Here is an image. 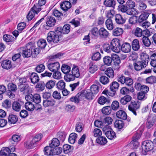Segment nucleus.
Here are the masks:
<instances>
[{
    "label": "nucleus",
    "instance_id": "1",
    "mask_svg": "<svg viewBox=\"0 0 156 156\" xmlns=\"http://www.w3.org/2000/svg\"><path fill=\"white\" fill-rule=\"evenodd\" d=\"M61 33L57 31H50L47 34V40L48 42L56 43L62 39Z\"/></svg>",
    "mask_w": 156,
    "mask_h": 156
},
{
    "label": "nucleus",
    "instance_id": "2",
    "mask_svg": "<svg viewBox=\"0 0 156 156\" xmlns=\"http://www.w3.org/2000/svg\"><path fill=\"white\" fill-rule=\"evenodd\" d=\"M141 152L144 155H146L147 153L152 150L154 147L153 143L150 140L144 141L142 144Z\"/></svg>",
    "mask_w": 156,
    "mask_h": 156
},
{
    "label": "nucleus",
    "instance_id": "3",
    "mask_svg": "<svg viewBox=\"0 0 156 156\" xmlns=\"http://www.w3.org/2000/svg\"><path fill=\"white\" fill-rule=\"evenodd\" d=\"M119 87V84L117 82H113L110 86V89L112 93L109 92L108 90H105L103 91L102 93L107 96L109 95L112 97L114 96L115 94L116 91L118 90Z\"/></svg>",
    "mask_w": 156,
    "mask_h": 156
},
{
    "label": "nucleus",
    "instance_id": "4",
    "mask_svg": "<svg viewBox=\"0 0 156 156\" xmlns=\"http://www.w3.org/2000/svg\"><path fill=\"white\" fill-rule=\"evenodd\" d=\"M118 81L122 84H125L126 85L130 86L133 83V80L129 77H126L123 75H121L117 79Z\"/></svg>",
    "mask_w": 156,
    "mask_h": 156
},
{
    "label": "nucleus",
    "instance_id": "5",
    "mask_svg": "<svg viewBox=\"0 0 156 156\" xmlns=\"http://www.w3.org/2000/svg\"><path fill=\"white\" fill-rule=\"evenodd\" d=\"M110 48L113 51L118 53L120 50V44L118 40H113L110 43Z\"/></svg>",
    "mask_w": 156,
    "mask_h": 156
},
{
    "label": "nucleus",
    "instance_id": "6",
    "mask_svg": "<svg viewBox=\"0 0 156 156\" xmlns=\"http://www.w3.org/2000/svg\"><path fill=\"white\" fill-rule=\"evenodd\" d=\"M140 103L139 102L133 101L131 102V104L129 105L128 108L135 115H136L137 114L136 110L140 108Z\"/></svg>",
    "mask_w": 156,
    "mask_h": 156
},
{
    "label": "nucleus",
    "instance_id": "7",
    "mask_svg": "<svg viewBox=\"0 0 156 156\" xmlns=\"http://www.w3.org/2000/svg\"><path fill=\"white\" fill-rule=\"evenodd\" d=\"M126 7L128 9H130V11L133 13V15H136L137 12L135 9L134 8L135 6V3L131 0H128L126 4Z\"/></svg>",
    "mask_w": 156,
    "mask_h": 156
},
{
    "label": "nucleus",
    "instance_id": "8",
    "mask_svg": "<svg viewBox=\"0 0 156 156\" xmlns=\"http://www.w3.org/2000/svg\"><path fill=\"white\" fill-rule=\"evenodd\" d=\"M46 2L45 0H39L38 3L34 5L32 7V9H34L36 12H39L43 9V6L44 5Z\"/></svg>",
    "mask_w": 156,
    "mask_h": 156
},
{
    "label": "nucleus",
    "instance_id": "9",
    "mask_svg": "<svg viewBox=\"0 0 156 156\" xmlns=\"http://www.w3.org/2000/svg\"><path fill=\"white\" fill-rule=\"evenodd\" d=\"M49 69L52 72L57 71L60 68V64L58 62L49 63L47 65Z\"/></svg>",
    "mask_w": 156,
    "mask_h": 156
},
{
    "label": "nucleus",
    "instance_id": "10",
    "mask_svg": "<svg viewBox=\"0 0 156 156\" xmlns=\"http://www.w3.org/2000/svg\"><path fill=\"white\" fill-rule=\"evenodd\" d=\"M20 140L21 137L20 136L16 134L13 135L11 139H9V144L13 146L12 149L13 147L14 148V146Z\"/></svg>",
    "mask_w": 156,
    "mask_h": 156
},
{
    "label": "nucleus",
    "instance_id": "11",
    "mask_svg": "<svg viewBox=\"0 0 156 156\" xmlns=\"http://www.w3.org/2000/svg\"><path fill=\"white\" fill-rule=\"evenodd\" d=\"M134 69L136 71H140L142 69L145 68L147 66L144 63V62L141 61H136L133 63Z\"/></svg>",
    "mask_w": 156,
    "mask_h": 156
},
{
    "label": "nucleus",
    "instance_id": "12",
    "mask_svg": "<svg viewBox=\"0 0 156 156\" xmlns=\"http://www.w3.org/2000/svg\"><path fill=\"white\" fill-rule=\"evenodd\" d=\"M32 48H30L29 49H25L23 48L21 49L20 52L22 56L24 57H30L32 54Z\"/></svg>",
    "mask_w": 156,
    "mask_h": 156
},
{
    "label": "nucleus",
    "instance_id": "13",
    "mask_svg": "<svg viewBox=\"0 0 156 156\" xmlns=\"http://www.w3.org/2000/svg\"><path fill=\"white\" fill-rule=\"evenodd\" d=\"M55 101L53 99H50L44 100L43 105L45 107H51L54 106L55 104Z\"/></svg>",
    "mask_w": 156,
    "mask_h": 156
},
{
    "label": "nucleus",
    "instance_id": "14",
    "mask_svg": "<svg viewBox=\"0 0 156 156\" xmlns=\"http://www.w3.org/2000/svg\"><path fill=\"white\" fill-rule=\"evenodd\" d=\"M150 13L149 11H146L141 14L139 17L138 22L141 23L146 20L148 18Z\"/></svg>",
    "mask_w": 156,
    "mask_h": 156
},
{
    "label": "nucleus",
    "instance_id": "15",
    "mask_svg": "<svg viewBox=\"0 0 156 156\" xmlns=\"http://www.w3.org/2000/svg\"><path fill=\"white\" fill-rule=\"evenodd\" d=\"M101 84L99 83H97L96 84H94L90 87V92L94 94H97L99 91Z\"/></svg>",
    "mask_w": 156,
    "mask_h": 156
},
{
    "label": "nucleus",
    "instance_id": "16",
    "mask_svg": "<svg viewBox=\"0 0 156 156\" xmlns=\"http://www.w3.org/2000/svg\"><path fill=\"white\" fill-rule=\"evenodd\" d=\"M120 49L122 52L127 53L130 51L131 50V46L129 43L125 42L122 44Z\"/></svg>",
    "mask_w": 156,
    "mask_h": 156
},
{
    "label": "nucleus",
    "instance_id": "17",
    "mask_svg": "<svg viewBox=\"0 0 156 156\" xmlns=\"http://www.w3.org/2000/svg\"><path fill=\"white\" fill-rule=\"evenodd\" d=\"M115 20L116 23L119 24H122L126 21V20L120 14H117L115 16Z\"/></svg>",
    "mask_w": 156,
    "mask_h": 156
},
{
    "label": "nucleus",
    "instance_id": "18",
    "mask_svg": "<svg viewBox=\"0 0 156 156\" xmlns=\"http://www.w3.org/2000/svg\"><path fill=\"white\" fill-rule=\"evenodd\" d=\"M140 57L141 61L144 62V63L147 65L150 59L149 55L146 53L142 52L140 53Z\"/></svg>",
    "mask_w": 156,
    "mask_h": 156
},
{
    "label": "nucleus",
    "instance_id": "19",
    "mask_svg": "<svg viewBox=\"0 0 156 156\" xmlns=\"http://www.w3.org/2000/svg\"><path fill=\"white\" fill-rule=\"evenodd\" d=\"M132 47L133 50L135 51H138L140 48L138 40L134 39L132 42Z\"/></svg>",
    "mask_w": 156,
    "mask_h": 156
},
{
    "label": "nucleus",
    "instance_id": "20",
    "mask_svg": "<svg viewBox=\"0 0 156 156\" xmlns=\"http://www.w3.org/2000/svg\"><path fill=\"white\" fill-rule=\"evenodd\" d=\"M118 9L123 12H126L127 14L129 15H133L132 13L130 11V9H128L126 7V5H119L118 6Z\"/></svg>",
    "mask_w": 156,
    "mask_h": 156
},
{
    "label": "nucleus",
    "instance_id": "21",
    "mask_svg": "<svg viewBox=\"0 0 156 156\" xmlns=\"http://www.w3.org/2000/svg\"><path fill=\"white\" fill-rule=\"evenodd\" d=\"M2 67L5 69H9L12 67L11 61L9 60H3L2 63Z\"/></svg>",
    "mask_w": 156,
    "mask_h": 156
},
{
    "label": "nucleus",
    "instance_id": "22",
    "mask_svg": "<svg viewBox=\"0 0 156 156\" xmlns=\"http://www.w3.org/2000/svg\"><path fill=\"white\" fill-rule=\"evenodd\" d=\"M30 79L31 82L33 84L37 83L40 80L38 74L35 73H31Z\"/></svg>",
    "mask_w": 156,
    "mask_h": 156
},
{
    "label": "nucleus",
    "instance_id": "23",
    "mask_svg": "<svg viewBox=\"0 0 156 156\" xmlns=\"http://www.w3.org/2000/svg\"><path fill=\"white\" fill-rule=\"evenodd\" d=\"M117 117L121 119L125 120L127 119V115L126 113L123 111L120 110L116 113Z\"/></svg>",
    "mask_w": 156,
    "mask_h": 156
},
{
    "label": "nucleus",
    "instance_id": "24",
    "mask_svg": "<svg viewBox=\"0 0 156 156\" xmlns=\"http://www.w3.org/2000/svg\"><path fill=\"white\" fill-rule=\"evenodd\" d=\"M38 142L37 140H36V138H33L30 141H27L25 143V146L28 149L32 148L35 146L37 142Z\"/></svg>",
    "mask_w": 156,
    "mask_h": 156
},
{
    "label": "nucleus",
    "instance_id": "25",
    "mask_svg": "<svg viewBox=\"0 0 156 156\" xmlns=\"http://www.w3.org/2000/svg\"><path fill=\"white\" fill-rule=\"evenodd\" d=\"M8 122L11 124L16 123L18 121V117L15 115L11 114L8 117Z\"/></svg>",
    "mask_w": 156,
    "mask_h": 156
},
{
    "label": "nucleus",
    "instance_id": "26",
    "mask_svg": "<svg viewBox=\"0 0 156 156\" xmlns=\"http://www.w3.org/2000/svg\"><path fill=\"white\" fill-rule=\"evenodd\" d=\"M72 73L75 78H79L80 75L79 69L77 66H73L72 69Z\"/></svg>",
    "mask_w": 156,
    "mask_h": 156
},
{
    "label": "nucleus",
    "instance_id": "27",
    "mask_svg": "<svg viewBox=\"0 0 156 156\" xmlns=\"http://www.w3.org/2000/svg\"><path fill=\"white\" fill-rule=\"evenodd\" d=\"M61 8L64 11H67L71 7V5L70 2L65 1L62 2L60 5Z\"/></svg>",
    "mask_w": 156,
    "mask_h": 156
},
{
    "label": "nucleus",
    "instance_id": "28",
    "mask_svg": "<svg viewBox=\"0 0 156 156\" xmlns=\"http://www.w3.org/2000/svg\"><path fill=\"white\" fill-rule=\"evenodd\" d=\"M132 97L130 96L126 95L120 99V102L122 105H125L130 101Z\"/></svg>",
    "mask_w": 156,
    "mask_h": 156
},
{
    "label": "nucleus",
    "instance_id": "29",
    "mask_svg": "<svg viewBox=\"0 0 156 156\" xmlns=\"http://www.w3.org/2000/svg\"><path fill=\"white\" fill-rule=\"evenodd\" d=\"M56 23L55 18L52 16L48 17L46 22V24L48 26L53 27L54 26Z\"/></svg>",
    "mask_w": 156,
    "mask_h": 156
},
{
    "label": "nucleus",
    "instance_id": "30",
    "mask_svg": "<svg viewBox=\"0 0 156 156\" xmlns=\"http://www.w3.org/2000/svg\"><path fill=\"white\" fill-rule=\"evenodd\" d=\"M98 69L97 66L95 63L91 62L89 65V71L91 73H94Z\"/></svg>",
    "mask_w": 156,
    "mask_h": 156
},
{
    "label": "nucleus",
    "instance_id": "31",
    "mask_svg": "<svg viewBox=\"0 0 156 156\" xmlns=\"http://www.w3.org/2000/svg\"><path fill=\"white\" fill-rule=\"evenodd\" d=\"M123 32V30L122 28L117 27L113 30L112 34L115 36H119L122 34Z\"/></svg>",
    "mask_w": 156,
    "mask_h": 156
},
{
    "label": "nucleus",
    "instance_id": "32",
    "mask_svg": "<svg viewBox=\"0 0 156 156\" xmlns=\"http://www.w3.org/2000/svg\"><path fill=\"white\" fill-rule=\"evenodd\" d=\"M105 134L106 137L110 140L113 139L116 137L115 133L112 130L107 131L105 133Z\"/></svg>",
    "mask_w": 156,
    "mask_h": 156
},
{
    "label": "nucleus",
    "instance_id": "33",
    "mask_svg": "<svg viewBox=\"0 0 156 156\" xmlns=\"http://www.w3.org/2000/svg\"><path fill=\"white\" fill-rule=\"evenodd\" d=\"M109 35L107 30L104 27H101L100 29L99 35L103 38L107 37Z\"/></svg>",
    "mask_w": 156,
    "mask_h": 156
},
{
    "label": "nucleus",
    "instance_id": "34",
    "mask_svg": "<svg viewBox=\"0 0 156 156\" xmlns=\"http://www.w3.org/2000/svg\"><path fill=\"white\" fill-rule=\"evenodd\" d=\"M10 149L7 147H3L0 151V154L5 156H8L10 153Z\"/></svg>",
    "mask_w": 156,
    "mask_h": 156
},
{
    "label": "nucleus",
    "instance_id": "35",
    "mask_svg": "<svg viewBox=\"0 0 156 156\" xmlns=\"http://www.w3.org/2000/svg\"><path fill=\"white\" fill-rule=\"evenodd\" d=\"M105 25L107 28L109 30H112L114 28V25L111 19H108L105 21Z\"/></svg>",
    "mask_w": 156,
    "mask_h": 156
},
{
    "label": "nucleus",
    "instance_id": "36",
    "mask_svg": "<svg viewBox=\"0 0 156 156\" xmlns=\"http://www.w3.org/2000/svg\"><path fill=\"white\" fill-rule=\"evenodd\" d=\"M50 146L45 147L44 149L45 154L48 156L53 155V149Z\"/></svg>",
    "mask_w": 156,
    "mask_h": 156
},
{
    "label": "nucleus",
    "instance_id": "37",
    "mask_svg": "<svg viewBox=\"0 0 156 156\" xmlns=\"http://www.w3.org/2000/svg\"><path fill=\"white\" fill-rule=\"evenodd\" d=\"M104 5L107 7H114L115 4V0H105Z\"/></svg>",
    "mask_w": 156,
    "mask_h": 156
},
{
    "label": "nucleus",
    "instance_id": "38",
    "mask_svg": "<svg viewBox=\"0 0 156 156\" xmlns=\"http://www.w3.org/2000/svg\"><path fill=\"white\" fill-rule=\"evenodd\" d=\"M25 107L26 109L30 111H33L35 108L34 105L30 102H27L25 103Z\"/></svg>",
    "mask_w": 156,
    "mask_h": 156
},
{
    "label": "nucleus",
    "instance_id": "39",
    "mask_svg": "<svg viewBox=\"0 0 156 156\" xmlns=\"http://www.w3.org/2000/svg\"><path fill=\"white\" fill-rule=\"evenodd\" d=\"M77 134L73 133H71L69 138V141L71 144H73L75 142L76 139L77 137Z\"/></svg>",
    "mask_w": 156,
    "mask_h": 156
},
{
    "label": "nucleus",
    "instance_id": "40",
    "mask_svg": "<svg viewBox=\"0 0 156 156\" xmlns=\"http://www.w3.org/2000/svg\"><path fill=\"white\" fill-rule=\"evenodd\" d=\"M18 88L21 92L28 91L30 89V87L29 85L27 84H20L19 85Z\"/></svg>",
    "mask_w": 156,
    "mask_h": 156
},
{
    "label": "nucleus",
    "instance_id": "41",
    "mask_svg": "<svg viewBox=\"0 0 156 156\" xmlns=\"http://www.w3.org/2000/svg\"><path fill=\"white\" fill-rule=\"evenodd\" d=\"M113 60L114 61V63L115 65L119 66L120 63L121 61L119 56L115 54H113L112 55Z\"/></svg>",
    "mask_w": 156,
    "mask_h": 156
},
{
    "label": "nucleus",
    "instance_id": "42",
    "mask_svg": "<svg viewBox=\"0 0 156 156\" xmlns=\"http://www.w3.org/2000/svg\"><path fill=\"white\" fill-rule=\"evenodd\" d=\"M98 143L101 145H104L107 142L106 138L104 136H100L98 137L96 139Z\"/></svg>",
    "mask_w": 156,
    "mask_h": 156
},
{
    "label": "nucleus",
    "instance_id": "43",
    "mask_svg": "<svg viewBox=\"0 0 156 156\" xmlns=\"http://www.w3.org/2000/svg\"><path fill=\"white\" fill-rule=\"evenodd\" d=\"M41 101V97L39 94H36L33 95L32 102L38 104Z\"/></svg>",
    "mask_w": 156,
    "mask_h": 156
},
{
    "label": "nucleus",
    "instance_id": "44",
    "mask_svg": "<svg viewBox=\"0 0 156 156\" xmlns=\"http://www.w3.org/2000/svg\"><path fill=\"white\" fill-rule=\"evenodd\" d=\"M100 29L97 27H94L92 28L90 33L89 34L90 35H92L94 36L98 37L99 35Z\"/></svg>",
    "mask_w": 156,
    "mask_h": 156
},
{
    "label": "nucleus",
    "instance_id": "45",
    "mask_svg": "<svg viewBox=\"0 0 156 156\" xmlns=\"http://www.w3.org/2000/svg\"><path fill=\"white\" fill-rule=\"evenodd\" d=\"M64 79L66 81L69 82L74 80L75 79V77L72 74L67 73L65 75Z\"/></svg>",
    "mask_w": 156,
    "mask_h": 156
},
{
    "label": "nucleus",
    "instance_id": "46",
    "mask_svg": "<svg viewBox=\"0 0 156 156\" xmlns=\"http://www.w3.org/2000/svg\"><path fill=\"white\" fill-rule=\"evenodd\" d=\"M21 104L19 102L15 101L12 104V108L14 110L19 112L21 109Z\"/></svg>",
    "mask_w": 156,
    "mask_h": 156
},
{
    "label": "nucleus",
    "instance_id": "47",
    "mask_svg": "<svg viewBox=\"0 0 156 156\" xmlns=\"http://www.w3.org/2000/svg\"><path fill=\"white\" fill-rule=\"evenodd\" d=\"M114 126L119 129H122L124 126V122L121 120H116L115 121Z\"/></svg>",
    "mask_w": 156,
    "mask_h": 156
},
{
    "label": "nucleus",
    "instance_id": "48",
    "mask_svg": "<svg viewBox=\"0 0 156 156\" xmlns=\"http://www.w3.org/2000/svg\"><path fill=\"white\" fill-rule=\"evenodd\" d=\"M60 142L58 139L56 138H54L52 139L49 145L50 147L54 148L58 146Z\"/></svg>",
    "mask_w": 156,
    "mask_h": 156
},
{
    "label": "nucleus",
    "instance_id": "49",
    "mask_svg": "<svg viewBox=\"0 0 156 156\" xmlns=\"http://www.w3.org/2000/svg\"><path fill=\"white\" fill-rule=\"evenodd\" d=\"M73 149V147L68 144H65L63 146V150L65 153H68L71 151Z\"/></svg>",
    "mask_w": 156,
    "mask_h": 156
},
{
    "label": "nucleus",
    "instance_id": "50",
    "mask_svg": "<svg viewBox=\"0 0 156 156\" xmlns=\"http://www.w3.org/2000/svg\"><path fill=\"white\" fill-rule=\"evenodd\" d=\"M38 13L36 12L34 9H32V8L27 16V19L28 21L31 20L34 17L35 13L37 14Z\"/></svg>",
    "mask_w": 156,
    "mask_h": 156
},
{
    "label": "nucleus",
    "instance_id": "51",
    "mask_svg": "<svg viewBox=\"0 0 156 156\" xmlns=\"http://www.w3.org/2000/svg\"><path fill=\"white\" fill-rule=\"evenodd\" d=\"M3 40L7 42H12L14 40V37L12 35L5 34L3 36Z\"/></svg>",
    "mask_w": 156,
    "mask_h": 156
},
{
    "label": "nucleus",
    "instance_id": "52",
    "mask_svg": "<svg viewBox=\"0 0 156 156\" xmlns=\"http://www.w3.org/2000/svg\"><path fill=\"white\" fill-rule=\"evenodd\" d=\"M105 74L108 77L112 78L114 76V71L111 67L108 68L105 72Z\"/></svg>",
    "mask_w": 156,
    "mask_h": 156
},
{
    "label": "nucleus",
    "instance_id": "53",
    "mask_svg": "<svg viewBox=\"0 0 156 156\" xmlns=\"http://www.w3.org/2000/svg\"><path fill=\"white\" fill-rule=\"evenodd\" d=\"M70 67L66 64H63L62 66L61 69L62 72L65 74L68 73L70 71Z\"/></svg>",
    "mask_w": 156,
    "mask_h": 156
},
{
    "label": "nucleus",
    "instance_id": "54",
    "mask_svg": "<svg viewBox=\"0 0 156 156\" xmlns=\"http://www.w3.org/2000/svg\"><path fill=\"white\" fill-rule=\"evenodd\" d=\"M112 112L111 108L107 106L103 107L102 109V113L105 115H109Z\"/></svg>",
    "mask_w": 156,
    "mask_h": 156
},
{
    "label": "nucleus",
    "instance_id": "55",
    "mask_svg": "<svg viewBox=\"0 0 156 156\" xmlns=\"http://www.w3.org/2000/svg\"><path fill=\"white\" fill-rule=\"evenodd\" d=\"M142 41L144 45L147 47H149L151 44L149 39L147 37L144 36L142 39Z\"/></svg>",
    "mask_w": 156,
    "mask_h": 156
},
{
    "label": "nucleus",
    "instance_id": "56",
    "mask_svg": "<svg viewBox=\"0 0 156 156\" xmlns=\"http://www.w3.org/2000/svg\"><path fill=\"white\" fill-rule=\"evenodd\" d=\"M46 45L47 43L46 40L44 39H41L37 42V45L41 48H44Z\"/></svg>",
    "mask_w": 156,
    "mask_h": 156
},
{
    "label": "nucleus",
    "instance_id": "57",
    "mask_svg": "<svg viewBox=\"0 0 156 156\" xmlns=\"http://www.w3.org/2000/svg\"><path fill=\"white\" fill-rule=\"evenodd\" d=\"M70 26L69 24H66L63 27L61 32L64 34H68L70 31Z\"/></svg>",
    "mask_w": 156,
    "mask_h": 156
},
{
    "label": "nucleus",
    "instance_id": "58",
    "mask_svg": "<svg viewBox=\"0 0 156 156\" xmlns=\"http://www.w3.org/2000/svg\"><path fill=\"white\" fill-rule=\"evenodd\" d=\"M112 58L109 56H105L103 58V62L107 66L111 65L112 62Z\"/></svg>",
    "mask_w": 156,
    "mask_h": 156
},
{
    "label": "nucleus",
    "instance_id": "59",
    "mask_svg": "<svg viewBox=\"0 0 156 156\" xmlns=\"http://www.w3.org/2000/svg\"><path fill=\"white\" fill-rule=\"evenodd\" d=\"M56 85L58 89L63 90L65 89L66 84L63 80H60L58 82Z\"/></svg>",
    "mask_w": 156,
    "mask_h": 156
},
{
    "label": "nucleus",
    "instance_id": "60",
    "mask_svg": "<svg viewBox=\"0 0 156 156\" xmlns=\"http://www.w3.org/2000/svg\"><path fill=\"white\" fill-rule=\"evenodd\" d=\"M8 90L15 92L17 89V87L16 85L13 83H9L8 85Z\"/></svg>",
    "mask_w": 156,
    "mask_h": 156
},
{
    "label": "nucleus",
    "instance_id": "61",
    "mask_svg": "<svg viewBox=\"0 0 156 156\" xmlns=\"http://www.w3.org/2000/svg\"><path fill=\"white\" fill-rule=\"evenodd\" d=\"M146 82L149 84H153L156 82V78L154 76H151L147 78Z\"/></svg>",
    "mask_w": 156,
    "mask_h": 156
},
{
    "label": "nucleus",
    "instance_id": "62",
    "mask_svg": "<svg viewBox=\"0 0 156 156\" xmlns=\"http://www.w3.org/2000/svg\"><path fill=\"white\" fill-rule=\"evenodd\" d=\"M7 90L6 87L4 85H0V100L3 98V94Z\"/></svg>",
    "mask_w": 156,
    "mask_h": 156
},
{
    "label": "nucleus",
    "instance_id": "63",
    "mask_svg": "<svg viewBox=\"0 0 156 156\" xmlns=\"http://www.w3.org/2000/svg\"><path fill=\"white\" fill-rule=\"evenodd\" d=\"M147 98V94L140 92L137 94V98L139 100H144Z\"/></svg>",
    "mask_w": 156,
    "mask_h": 156
},
{
    "label": "nucleus",
    "instance_id": "64",
    "mask_svg": "<svg viewBox=\"0 0 156 156\" xmlns=\"http://www.w3.org/2000/svg\"><path fill=\"white\" fill-rule=\"evenodd\" d=\"M100 80L101 82L104 85L108 83L109 81V79L107 77L104 76L100 77Z\"/></svg>",
    "mask_w": 156,
    "mask_h": 156
}]
</instances>
